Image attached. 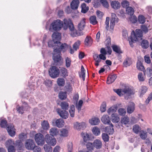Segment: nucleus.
<instances>
[{
  "label": "nucleus",
  "instance_id": "1",
  "mask_svg": "<svg viewBox=\"0 0 152 152\" xmlns=\"http://www.w3.org/2000/svg\"><path fill=\"white\" fill-rule=\"evenodd\" d=\"M64 30L69 28L71 31V35L73 37L83 35V33L82 32H78L75 29L72 22L70 19H64L63 22L59 19L54 20L50 24L49 30L50 31H59L62 27Z\"/></svg>",
  "mask_w": 152,
  "mask_h": 152
},
{
  "label": "nucleus",
  "instance_id": "2",
  "mask_svg": "<svg viewBox=\"0 0 152 152\" xmlns=\"http://www.w3.org/2000/svg\"><path fill=\"white\" fill-rule=\"evenodd\" d=\"M59 48H54L53 53V59L54 62L56 63H59L60 64H62L61 61V52H65L68 47L66 43L62 44V45L59 46Z\"/></svg>",
  "mask_w": 152,
  "mask_h": 152
},
{
  "label": "nucleus",
  "instance_id": "3",
  "mask_svg": "<svg viewBox=\"0 0 152 152\" xmlns=\"http://www.w3.org/2000/svg\"><path fill=\"white\" fill-rule=\"evenodd\" d=\"M142 31L140 29H136L135 32L134 31H132L130 37L128 38V41L131 47H133V44L136 41L142 39Z\"/></svg>",
  "mask_w": 152,
  "mask_h": 152
},
{
  "label": "nucleus",
  "instance_id": "4",
  "mask_svg": "<svg viewBox=\"0 0 152 152\" xmlns=\"http://www.w3.org/2000/svg\"><path fill=\"white\" fill-rule=\"evenodd\" d=\"M61 34L58 32H54L52 36L53 40H50L48 42V45L50 47L54 46L56 48H59L62 44L60 42L61 37Z\"/></svg>",
  "mask_w": 152,
  "mask_h": 152
},
{
  "label": "nucleus",
  "instance_id": "5",
  "mask_svg": "<svg viewBox=\"0 0 152 152\" xmlns=\"http://www.w3.org/2000/svg\"><path fill=\"white\" fill-rule=\"evenodd\" d=\"M50 76L52 78L58 77L60 73V70L56 66H51L49 71Z\"/></svg>",
  "mask_w": 152,
  "mask_h": 152
},
{
  "label": "nucleus",
  "instance_id": "6",
  "mask_svg": "<svg viewBox=\"0 0 152 152\" xmlns=\"http://www.w3.org/2000/svg\"><path fill=\"white\" fill-rule=\"evenodd\" d=\"M34 139L38 145L42 146L45 144V138L44 139L43 135L41 133L36 134L35 135Z\"/></svg>",
  "mask_w": 152,
  "mask_h": 152
},
{
  "label": "nucleus",
  "instance_id": "7",
  "mask_svg": "<svg viewBox=\"0 0 152 152\" xmlns=\"http://www.w3.org/2000/svg\"><path fill=\"white\" fill-rule=\"evenodd\" d=\"M26 148L29 150H33L35 147V144L33 140L31 139L27 140L25 144Z\"/></svg>",
  "mask_w": 152,
  "mask_h": 152
},
{
  "label": "nucleus",
  "instance_id": "8",
  "mask_svg": "<svg viewBox=\"0 0 152 152\" xmlns=\"http://www.w3.org/2000/svg\"><path fill=\"white\" fill-rule=\"evenodd\" d=\"M118 22V18L114 13L111 14V19L110 20V29L113 30L115 24Z\"/></svg>",
  "mask_w": 152,
  "mask_h": 152
},
{
  "label": "nucleus",
  "instance_id": "9",
  "mask_svg": "<svg viewBox=\"0 0 152 152\" xmlns=\"http://www.w3.org/2000/svg\"><path fill=\"white\" fill-rule=\"evenodd\" d=\"M45 141L46 142L52 146H54L56 144V141L53 137L50 136L48 134L45 136Z\"/></svg>",
  "mask_w": 152,
  "mask_h": 152
},
{
  "label": "nucleus",
  "instance_id": "10",
  "mask_svg": "<svg viewBox=\"0 0 152 152\" xmlns=\"http://www.w3.org/2000/svg\"><path fill=\"white\" fill-rule=\"evenodd\" d=\"M7 130L9 135L12 137H13L15 135V129L14 126L12 124L9 125L7 127Z\"/></svg>",
  "mask_w": 152,
  "mask_h": 152
},
{
  "label": "nucleus",
  "instance_id": "11",
  "mask_svg": "<svg viewBox=\"0 0 152 152\" xmlns=\"http://www.w3.org/2000/svg\"><path fill=\"white\" fill-rule=\"evenodd\" d=\"M29 108L28 105L27 103L24 102L23 103V105L21 107L17 108V110L19 113L22 114L25 110H26Z\"/></svg>",
  "mask_w": 152,
  "mask_h": 152
},
{
  "label": "nucleus",
  "instance_id": "12",
  "mask_svg": "<svg viewBox=\"0 0 152 152\" xmlns=\"http://www.w3.org/2000/svg\"><path fill=\"white\" fill-rule=\"evenodd\" d=\"M86 123L84 122L79 123L76 122L74 124V128L77 130L83 129L86 127Z\"/></svg>",
  "mask_w": 152,
  "mask_h": 152
},
{
  "label": "nucleus",
  "instance_id": "13",
  "mask_svg": "<svg viewBox=\"0 0 152 152\" xmlns=\"http://www.w3.org/2000/svg\"><path fill=\"white\" fill-rule=\"evenodd\" d=\"M122 93L125 99H127L129 96L133 94L132 91L129 88H124L122 90Z\"/></svg>",
  "mask_w": 152,
  "mask_h": 152
},
{
  "label": "nucleus",
  "instance_id": "14",
  "mask_svg": "<svg viewBox=\"0 0 152 152\" xmlns=\"http://www.w3.org/2000/svg\"><path fill=\"white\" fill-rule=\"evenodd\" d=\"M57 111L60 116L62 118L66 119L68 118V113L66 110H62L59 109H57Z\"/></svg>",
  "mask_w": 152,
  "mask_h": 152
},
{
  "label": "nucleus",
  "instance_id": "15",
  "mask_svg": "<svg viewBox=\"0 0 152 152\" xmlns=\"http://www.w3.org/2000/svg\"><path fill=\"white\" fill-rule=\"evenodd\" d=\"M117 78L115 74L110 75L108 77L107 80V83L110 84L113 83Z\"/></svg>",
  "mask_w": 152,
  "mask_h": 152
},
{
  "label": "nucleus",
  "instance_id": "16",
  "mask_svg": "<svg viewBox=\"0 0 152 152\" xmlns=\"http://www.w3.org/2000/svg\"><path fill=\"white\" fill-rule=\"evenodd\" d=\"M102 122L105 124H109L110 123V117L107 115H104L101 118Z\"/></svg>",
  "mask_w": 152,
  "mask_h": 152
},
{
  "label": "nucleus",
  "instance_id": "17",
  "mask_svg": "<svg viewBox=\"0 0 152 152\" xmlns=\"http://www.w3.org/2000/svg\"><path fill=\"white\" fill-rule=\"evenodd\" d=\"M113 125L111 123L110 126H107L105 128V131L106 132L108 133L109 134H112L114 132V130L113 128Z\"/></svg>",
  "mask_w": 152,
  "mask_h": 152
},
{
  "label": "nucleus",
  "instance_id": "18",
  "mask_svg": "<svg viewBox=\"0 0 152 152\" xmlns=\"http://www.w3.org/2000/svg\"><path fill=\"white\" fill-rule=\"evenodd\" d=\"M79 4L78 0H74L71 3V7L72 10H76L78 8Z\"/></svg>",
  "mask_w": 152,
  "mask_h": 152
},
{
  "label": "nucleus",
  "instance_id": "19",
  "mask_svg": "<svg viewBox=\"0 0 152 152\" xmlns=\"http://www.w3.org/2000/svg\"><path fill=\"white\" fill-rule=\"evenodd\" d=\"M94 147L96 149L100 148L102 146L101 141L99 139H96L93 142Z\"/></svg>",
  "mask_w": 152,
  "mask_h": 152
},
{
  "label": "nucleus",
  "instance_id": "20",
  "mask_svg": "<svg viewBox=\"0 0 152 152\" xmlns=\"http://www.w3.org/2000/svg\"><path fill=\"white\" fill-rule=\"evenodd\" d=\"M56 126L58 128L62 127L64 124V122L62 119H58L55 121Z\"/></svg>",
  "mask_w": 152,
  "mask_h": 152
},
{
  "label": "nucleus",
  "instance_id": "21",
  "mask_svg": "<svg viewBox=\"0 0 152 152\" xmlns=\"http://www.w3.org/2000/svg\"><path fill=\"white\" fill-rule=\"evenodd\" d=\"M134 110V104L133 102H130L128 105L127 109V112L129 113H132Z\"/></svg>",
  "mask_w": 152,
  "mask_h": 152
},
{
  "label": "nucleus",
  "instance_id": "22",
  "mask_svg": "<svg viewBox=\"0 0 152 152\" xmlns=\"http://www.w3.org/2000/svg\"><path fill=\"white\" fill-rule=\"evenodd\" d=\"M111 121L113 123H118L120 121L119 115L117 114L113 113L111 115Z\"/></svg>",
  "mask_w": 152,
  "mask_h": 152
},
{
  "label": "nucleus",
  "instance_id": "23",
  "mask_svg": "<svg viewBox=\"0 0 152 152\" xmlns=\"http://www.w3.org/2000/svg\"><path fill=\"white\" fill-rule=\"evenodd\" d=\"M92 40L90 36H88L86 38L84 43L85 45L87 46H90L92 44Z\"/></svg>",
  "mask_w": 152,
  "mask_h": 152
},
{
  "label": "nucleus",
  "instance_id": "24",
  "mask_svg": "<svg viewBox=\"0 0 152 152\" xmlns=\"http://www.w3.org/2000/svg\"><path fill=\"white\" fill-rule=\"evenodd\" d=\"M100 121L99 119L96 117L92 118L89 121V122L91 125H94L98 124Z\"/></svg>",
  "mask_w": 152,
  "mask_h": 152
},
{
  "label": "nucleus",
  "instance_id": "25",
  "mask_svg": "<svg viewBox=\"0 0 152 152\" xmlns=\"http://www.w3.org/2000/svg\"><path fill=\"white\" fill-rule=\"evenodd\" d=\"M85 19H83L78 24L77 26L78 30L81 31L84 29L85 26Z\"/></svg>",
  "mask_w": 152,
  "mask_h": 152
},
{
  "label": "nucleus",
  "instance_id": "26",
  "mask_svg": "<svg viewBox=\"0 0 152 152\" xmlns=\"http://www.w3.org/2000/svg\"><path fill=\"white\" fill-rule=\"evenodd\" d=\"M111 5L112 7L115 10L119 9L121 7L120 3L117 1H112L111 3Z\"/></svg>",
  "mask_w": 152,
  "mask_h": 152
},
{
  "label": "nucleus",
  "instance_id": "27",
  "mask_svg": "<svg viewBox=\"0 0 152 152\" xmlns=\"http://www.w3.org/2000/svg\"><path fill=\"white\" fill-rule=\"evenodd\" d=\"M113 51L118 53H122L120 47L115 45H113L111 46Z\"/></svg>",
  "mask_w": 152,
  "mask_h": 152
},
{
  "label": "nucleus",
  "instance_id": "28",
  "mask_svg": "<svg viewBox=\"0 0 152 152\" xmlns=\"http://www.w3.org/2000/svg\"><path fill=\"white\" fill-rule=\"evenodd\" d=\"M61 75L63 77H65L68 76L67 70L65 68L62 67L60 70Z\"/></svg>",
  "mask_w": 152,
  "mask_h": 152
},
{
  "label": "nucleus",
  "instance_id": "29",
  "mask_svg": "<svg viewBox=\"0 0 152 152\" xmlns=\"http://www.w3.org/2000/svg\"><path fill=\"white\" fill-rule=\"evenodd\" d=\"M137 67L138 69L144 71L145 68L141 61L138 60L137 63Z\"/></svg>",
  "mask_w": 152,
  "mask_h": 152
},
{
  "label": "nucleus",
  "instance_id": "30",
  "mask_svg": "<svg viewBox=\"0 0 152 152\" xmlns=\"http://www.w3.org/2000/svg\"><path fill=\"white\" fill-rule=\"evenodd\" d=\"M60 106L62 109L67 110L69 107V104L67 102L63 101L61 103Z\"/></svg>",
  "mask_w": 152,
  "mask_h": 152
},
{
  "label": "nucleus",
  "instance_id": "31",
  "mask_svg": "<svg viewBox=\"0 0 152 152\" xmlns=\"http://www.w3.org/2000/svg\"><path fill=\"white\" fill-rule=\"evenodd\" d=\"M94 58L96 63L95 64L96 66H98L99 65V63L100 62L101 60L100 58L99 55L97 54H96L94 56Z\"/></svg>",
  "mask_w": 152,
  "mask_h": 152
},
{
  "label": "nucleus",
  "instance_id": "32",
  "mask_svg": "<svg viewBox=\"0 0 152 152\" xmlns=\"http://www.w3.org/2000/svg\"><path fill=\"white\" fill-rule=\"evenodd\" d=\"M126 12L127 14L130 15H132L134 12V9L130 7H126Z\"/></svg>",
  "mask_w": 152,
  "mask_h": 152
},
{
  "label": "nucleus",
  "instance_id": "33",
  "mask_svg": "<svg viewBox=\"0 0 152 152\" xmlns=\"http://www.w3.org/2000/svg\"><path fill=\"white\" fill-rule=\"evenodd\" d=\"M117 107L116 106H112L109 108L107 110V113L109 115H110L111 113H115L117 110Z\"/></svg>",
  "mask_w": 152,
  "mask_h": 152
},
{
  "label": "nucleus",
  "instance_id": "34",
  "mask_svg": "<svg viewBox=\"0 0 152 152\" xmlns=\"http://www.w3.org/2000/svg\"><path fill=\"white\" fill-rule=\"evenodd\" d=\"M50 133L51 135L53 137L54 136H55L58 134V131L56 128H53L50 129Z\"/></svg>",
  "mask_w": 152,
  "mask_h": 152
},
{
  "label": "nucleus",
  "instance_id": "35",
  "mask_svg": "<svg viewBox=\"0 0 152 152\" xmlns=\"http://www.w3.org/2000/svg\"><path fill=\"white\" fill-rule=\"evenodd\" d=\"M129 121V119L128 117L126 116L122 118L121 119V124L125 125L127 124Z\"/></svg>",
  "mask_w": 152,
  "mask_h": 152
},
{
  "label": "nucleus",
  "instance_id": "36",
  "mask_svg": "<svg viewBox=\"0 0 152 152\" xmlns=\"http://www.w3.org/2000/svg\"><path fill=\"white\" fill-rule=\"evenodd\" d=\"M92 132L93 134L96 136H98L100 133L99 129L97 127H94L92 129Z\"/></svg>",
  "mask_w": 152,
  "mask_h": 152
},
{
  "label": "nucleus",
  "instance_id": "37",
  "mask_svg": "<svg viewBox=\"0 0 152 152\" xmlns=\"http://www.w3.org/2000/svg\"><path fill=\"white\" fill-rule=\"evenodd\" d=\"M42 128L44 130H47L49 128V125L47 121H44L41 124Z\"/></svg>",
  "mask_w": 152,
  "mask_h": 152
},
{
  "label": "nucleus",
  "instance_id": "38",
  "mask_svg": "<svg viewBox=\"0 0 152 152\" xmlns=\"http://www.w3.org/2000/svg\"><path fill=\"white\" fill-rule=\"evenodd\" d=\"M58 96L59 99L61 100L65 99L67 97L66 93L65 92H60L58 94Z\"/></svg>",
  "mask_w": 152,
  "mask_h": 152
},
{
  "label": "nucleus",
  "instance_id": "39",
  "mask_svg": "<svg viewBox=\"0 0 152 152\" xmlns=\"http://www.w3.org/2000/svg\"><path fill=\"white\" fill-rule=\"evenodd\" d=\"M69 112L70 116L73 117L74 116L75 112V107L74 105H72L70 106Z\"/></svg>",
  "mask_w": 152,
  "mask_h": 152
},
{
  "label": "nucleus",
  "instance_id": "40",
  "mask_svg": "<svg viewBox=\"0 0 152 152\" xmlns=\"http://www.w3.org/2000/svg\"><path fill=\"white\" fill-rule=\"evenodd\" d=\"M149 42L146 40H143L142 41L141 45L143 48H147L149 46Z\"/></svg>",
  "mask_w": 152,
  "mask_h": 152
},
{
  "label": "nucleus",
  "instance_id": "41",
  "mask_svg": "<svg viewBox=\"0 0 152 152\" xmlns=\"http://www.w3.org/2000/svg\"><path fill=\"white\" fill-rule=\"evenodd\" d=\"M147 90V88L145 86H142L139 90V92L140 94V96H141L142 95L144 94Z\"/></svg>",
  "mask_w": 152,
  "mask_h": 152
},
{
  "label": "nucleus",
  "instance_id": "42",
  "mask_svg": "<svg viewBox=\"0 0 152 152\" xmlns=\"http://www.w3.org/2000/svg\"><path fill=\"white\" fill-rule=\"evenodd\" d=\"M144 74H146L147 76L148 77H150L152 75V69L149 67H148L147 68L145 72L143 71Z\"/></svg>",
  "mask_w": 152,
  "mask_h": 152
},
{
  "label": "nucleus",
  "instance_id": "43",
  "mask_svg": "<svg viewBox=\"0 0 152 152\" xmlns=\"http://www.w3.org/2000/svg\"><path fill=\"white\" fill-rule=\"evenodd\" d=\"M76 103V108L77 109L78 112H79L81 110V109L83 105V101L82 100H80L79 101L78 104H77V102Z\"/></svg>",
  "mask_w": 152,
  "mask_h": 152
},
{
  "label": "nucleus",
  "instance_id": "44",
  "mask_svg": "<svg viewBox=\"0 0 152 152\" xmlns=\"http://www.w3.org/2000/svg\"><path fill=\"white\" fill-rule=\"evenodd\" d=\"M57 83L59 86H63L65 84L64 80L63 78H58L57 80Z\"/></svg>",
  "mask_w": 152,
  "mask_h": 152
},
{
  "label": "nucleus",
  "instance_id": "45",
  "mask_svg": "<svg viewBox=\"0 0 152 152\" xmlns=\"http://www.w3.org/2000/svg\"><path fill=\"white\" fill-rule=\"evenodd\" d=\"M14 145L19 148H21L23 145V143L20 140H16L15 142H14Z\"/></svg>",
  "mask_w": 152,
  "mask_h": 152
},
{
  "label": "nucleus",
  "instance_id": "46",
  "mask_svg": "<svg viewBox=\"0 0 152 152\" xmlns=\"http://www.w3.org/2000/svg\"><path fill=\"white\" fill-rule=\"evenodd\" d=\"M90 23L93 25H96L97 23L95 16H92L90 17Z\"/></svg>",
  "mask_w": 152,
  "mask_h": 152
},
{
  "label": "nucleus",
  "instance_id": "47",
  "mask_svg": "<svg viewBox=\"0 0 152 152\" xmlns=\"http://www.w3.org/2000/svg\"><path fill=\"white\" fill-rule=\"evenodd\" d=\"M102 138L103 141L105 142H107L109 140V136L106 133H103L102 135Z\"/></svg>",
  "mask_w": 152,
  "mask_h": 152
},
{
  "label": "nucleus",
  "instance_id": "48",
  "mask_svg": "<svg viewBox=\"0 0 152 152\" xmlns=\"http://www.w3.org/2000/svg\"><path fill=\"white\" fill-rule=\"evenodd\" d=\"M131 64L130 59L129 58H126L123 62V65L125 67L130 66Z\"/></svg>",
  "mask_w": 152,
  "mask_h": 152
},
{
  "label": "nucleus",
  "instance_id": "49",
  "mask_svg": "<svg viewBox=\"0 0 152 152\" xmlns=\"http://www.w3.org/2000/svg\"><path fill=\"white\" fill-rule=\"evenodd\" d=\"M44 148L45 152H51L52 151V147L47 144L44 145Z\"/></svg>",
  "mask_w": 152,
  "mask_h": 152
},
{
  "label": "nucleus",
  "instance_id": "50",
  "mask_svg": "<svg viewBox=\"0 0 152 152\" xmlns=\"http://www.w3.org/2000/svg\"><path fill=\"white\" fill-rule=\"evenodd\" d=\"M145 20V17L142 15H140L138 17V21L141 24L144 23Z\"/></svg>",
  "mask_w": 152,
  "mask_h": 152
},
{
  "label": "nucleus",
  "instance_id": "51",
  "mask_svg": "<svg viewBox=\"0 0 152 152\" xmlns=\"http://www.w3.org/2000/svg\"><path fill=\"white\" fill-rule=\"evenodd\" d=\"M86 147L88 150L92 151L94 148V144L90 142H88L86 145Z\"/></svg>",
  "mask_w": 152,
  "mask_h": 152
},
{
  "label": "nucleus",
  "instance_id": "52",
  "mask_svg": "<svg viewBox=\"0 0 152 152\" xmlns=\"http://www.w3.org/2000/svg\"><path fill=\"white\" fill-rule=\"evenodd\" d=\"M68 131L65 129H62L61 131L60 135L61 136L66 137L67 136Z\"/></svg>",
  "mask_w": 152,
  "mask_h": 152
},
{
  "label": "nucleus",
  "instance_id": "53",
  "mask_svg": "<svg viewBox=\"0 0 152 152\" xmlns=\"http://www.w3.org/2000/svg\"><path fill=\"white\" fill-rule=\"evenodd\" d=\"M80 44V41L79 40L76 42L73 45L74 49L76 51L79 48V47Z\"/></svg>",
  "mask_w": 152,
  "mask_h": 152
},
{
  "label": "nucleus",
  "instance_id": "54",
  "mask_svg": "<svg viewBox=\"0 0 152 152\" xmlns=\"http://www.w3.org/2000/svg\"><path fill=\"white\" fill-rule=\"evenodd\" d=\"M106 103L105 102H103L100 107V110L102 112H104L106 111Z\"/></svg>",
  "mask_w": 152,
  "mask_h": 152
},
{
  "label": "nucleus",
  "instance_id": "55",
  "mask_svg": "<svg viewBox=\"0 0 152 152\" xmlns=\"http://www.w3.org/2000/svg\"><path fill=\"white\" fill-rule=\"evenodd\" d=\"M5 145L6 147L7 146L12 145H14V142L12 140L10 139L6 141Z\"/></svg>",
  "mask_w": 152,
  "mask_h": 152
},
{
  "label": "nucleus",
  "instance_id": "56",
  "mask_svg": "<svg viewBox=\"0 0 152 152\" xmlns=\"http://www.w3.org/2000/svg\"><path fill=\"white\" fill-rule=\"evenodd\" d=\"M140 137L142 139H145L147 137V132L145 131H142L140 134Z\"/></svg>",
  "mask_w": 152,
  "mask_h": 152
},
{
  "label": "nucleus",
  "instance_id": "57",
  "mask_svg": "<svg viewBox=\"0 0 152 152\" xmlns=\"http://www.w3.org/2000/svg\"><path fill=\"white\" fill-rule=\"evenodd\" d=\"M18 137L21 140H23L26 138V134L24 133H22L19 134Z\"/></svg>",
  "mask_w": 152,
  "mask_h": 152
},
{
  "label": "nucleus",
  "instance_id": "58",
  "mask_svg": "<svg viewBox=\"0 0 152 152\" xmlns=\"http://www.w3.org/2000/svg\"><path fill=\"white\" fill-rule=\"evenodd\" d=\"M100 2L104 7L106 8L108 7L109 6V4L106 0H100Z\"/></svg>",
  "mask_w": 152,
  "mask_h": 152
},
{
  "label": "nucleus",
  "instance_id": "59",
  "mask_svg": "<svg viewBox=\"0 0 152 152\" xmlns=\"http://www.w3.org/2000/svg\"><path fill=\"white\" fill-rule=\"evenodd\" d=\"M133 130L134 132L138 134L139 131V126L137 125H134L133 128Z\"/></svg>",
  "mask_w": 152,
  "mask_h": 152
},
{
  "label": "nucleus",
  "instance_id": "60",
  "mask_svg": "<svg viewBox=\"0 0 152 152\" xmlns=\"http://www.w3.org/2000/svg\"><path fill=\"white\" fill-rule=\"evenodd\" d=\"M84 141L86 142L90 139V137L89 134L87 133L84 134L83 135V136Z\"/></svg>",
  "mask_w": 152,
  "mask_h": 152
},
{
  "label": "nucleus",
  "instance_id": "61",
  "mask_svg": "<svg viewBox=\"0 0 152 152\" xmlns=\"http://www.w3.org/2000/svg\"><path fill=\"white\" fill-rule=\"evenodd\" d=\"M7 150L8 152H15V149L13 145H10L8 147Z\"/></svg>",
  "mask_w": 152,
  "mask_h": 152
},
{
  "label": "nucleus",
  "instance_id": "62",
  "mask_svg": "<svg viewBox=\"0 0 152 152\" xmlns=\"http://www.w3.org/2000/svg\"><path fill=\"white\" fill-rule=\"evenodd\" d=\"M44 84L48 87H50L52 85V81L48 80H47L45 81Z\"/></svg>",
  "mask_w": 152,
  "mask_h": 152
},
{
  "label": "nucleus",
  "instance_id": "63",
  "mask_svg": "<svg viewBox=\"0 0 152 152\" xmlns=\"http://www.w3.org/2000/svg\"><path fill=\"white\" fill-rule=\"evenodd\" d=\"M119 114L121 115H124L126 113L125 110L123 108H120L118 110Z\"/></svg>",
  "mask_w": 152,
  "mask_h": 152
},
{
  "label": "nucleus",
  "instance_id": "64",
  "mask_svg": "<svg viewBox=\"0 0 152 152\" xmlns=\"http://www.w3.org/2000/svg\"><path fill=\"white\" fill-rule=\"evenodd\" d=\"M7 121L4 119L1 121L0 125L1 127L5 128L7 126Z\"/></svg>",
  "mask_w": 152,
  "mask_h": 152
}]
</instances>
